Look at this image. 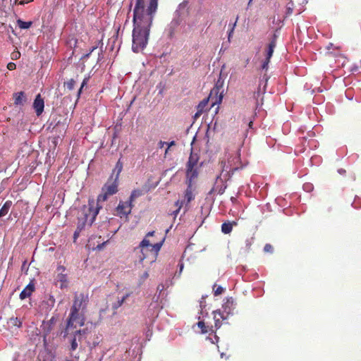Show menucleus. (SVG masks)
<instances>
[{"instance_id": "1", "label": "nucleus", "mask_w": 361, "mask_h": 361, "mask_svg": "<svg viewBox=\"0 0 361 361\" xmlns=\"http://www.w3.org/2000/svg\"><path fill=\"white\" fill-rule=\"evenodd\" d=\"M140 4L133 9L132 32V51L134 53L142 51L148 44L151 27L158 8V1L149 0L146 11H137Z\"/></svg>"}, {"instance_id": "2", "label": "nucleus", "mask_w": 361, "mask_h": 361, "mask_svg": "<svg viewBox=\"0 0 361 361\" xmlns=\"http://www.w3.org/2000/svg\"><path fill=\"white\" fill-rule=\"evenodd\" d=\"M188 4V0H183L174 11L172 20L164 29L167 39L172 41L176 38L178 27L189 15Z\"/></svg>"}, {"instance_id": "3", "label": "nucleus", "mask_w": 361, "mask_h": 361, "mask_svg": "<svg viewBox=\"0 0 361 361\" xmlns=\"http://www.w3.org/2000/svg\"><path fill=\"white\" fill-rule=\"evenodd\" d=\"M88 297L83 293H75L73 305L71 307L69 315L67 318L66 329L64 330V336L68 334V331L75 329V322L80 319V315L84 314V310L87 307Z\"/></svg>"}, {"instance_id": "4", "label": "nucleus", "mask_w": 361, "mask_h": 361, "mask_svg": "<svg viewBox=\"0 0 361 361\" xmlns=\"http://www.w3.org/2000/svg\"><path fill=\"white\" fill-rule=\"evenodd\" d=\"M236 307V300L233 297H226L223 300L221 308L213 311V314H215V316L219 315L220 319H221L225 324H228L226 321L228 319L229 317L233 316L237 313V312H235Z\"/></svg>"}, {"instance_id": "5", "label": "nucleus", "mask_w": 361, "mask_h": 361, "mask_svg": "<svg viewBox=\"0 0 361 361\" xmlns=\"http://www.w3.org/2000/svg\"><path fill=\"white\" fill-rule=\"evenodd\" d=\"M94 205L95 200L94 199H89L88 205H83L81 207L78 219L90 224V219H91L94 209ZM88 226H90V224H88Z\"/></svg>"}, {"instance_id": "6", "label": "nucleus", "mask_w": 361, "mask_h": 361, "mask_svg": "<svg viewBox=\"0 0 361 361\" xmlns=\"http://www.w3.org/2000/svg\"><path fill=\"white\" fill-rule=\"evenodd\" d=\"M70 330L68 331V334L66 336H64V331L61 332V335L64 338H66L70 344L69 350L71 352H74L78 348V343H80L82 340L81 337L78 335H76L75 332H69Z\"/></svg>"}, {"instance_id": "7", "label": "nucleus", "mask_w": 361, "mask_h": 361, "mask_svg": "<svg viewBox=\"0 0 361 361\" xmlns=\"http://www.w3.org/2000/svg\"><path fill=\"white\" fill-rule=\"evenodd\" d=\"M108 196H109L105 192H103L102 194H99L97 197V201L95 202L94 209L93 211L91 219H90V226H92L97 216L98 215L100 209H102V206L99 205V202H104L107 200Z\"/></svg>"}, {"instance_id": "8", "label": "nucleus", "mask_w": 361, "mask_h": 361, "mask_svg": "<svg viewBox=\"0 0 361 361\" xmlns=\"http://www.w3.org/2000/svg\"><path fill=\"white\" fill-rule=\"evenodd\" d=\"M118 180H116V179L113 178L112 180L108 181L104 184L102 187V192H105L109 195H113L118 192Z\"/></svg>"}, {"instance_id": "9", "label": "nucleus", "mask_w": 361, "mask_h": 361, "mask_svg": "<svg viewBox=\"0 0 361 361\" xmlns=\"http://www.w3.org/2000/svg\"><path fill=\"white\" fill-rule=\"evenodd\" d=\"M32 107L35 109L37 116H39L43 113L44 109V101L40 94L35 96Z\"/></svg>"}, {"instance_id": "10", "label": "nucleus", "mask_w": 361, "mask_h": 361, "mask_svg": "<svg viewBox=\"0 0 361 361\" xmlns=\"http://www.w3.org/2000/svg\"><path fill=\"white\" fill-rule=\"evenodd\" d=\"M152 244L147 238H144L140 243L138 248L140 250V255L139 256V262L142 263L147 258V253H145V249L151 247Z\"/></svg>"}, {"instance_id": "11", "label": "nucleus", "mask_w": 361, "mask_h": 361, "mask_svg": "<svg viewBox=\"0 0 361 361\" xmlns=\"http://www.w3.org/2000/svg\"><path fill=\"white\" fill-rule=\"evenodd\" d=\"M35 286L34 279L31 280L30 282L23 289L20 293L19 298L20 300H25L29 298L32 293L35 291Z\"/></svg>"}, {"instance_id": "12", "label": "nucleus", "mask_w": 361, "mask_h": 361, "mask_svg": "<svg viewBox=\"0 0 361 361\" xmlns=\"http://www.w3.org/2000/svg\"><path fill=\"white\" fill-rule=\"evenodd\" d=\"M13 97L16 106H23L27 102V97L23 91L13 93Z\"/></svg>"}, {"instance_id": "13", "label": "nucleus", "mask_w": 361, "mask_h": 361, "mask_svg": "<svg viewBox=\"0 0 361 361\" xmlns=\"http://www.w3.org/2000/svg\"><path fill=\"white\" fill-rule=\"evenodd\" d=\"M122 170L123 163L121 159H118L115 165L114 169H113L111 176L109 177V180H112L113 178L116 179V180H118V178Z\"/></svg>"}, {"instance_id": "14", "label": "nucleus", "mask_w": 361, "mask_h": 361, "mask_svg": "<svg viewBox=\"0 0 361 361\" xmlns=\"http://www.w3.org/2000/svg\"><path fill=\"white\" fill-rule=\"evenodd\" d=\"M238 223L237 221H226L224 222L221 224V232L224 234H229L232 230L233 227L234 226H237Z\"/></svg>"}, {"instance_id": "15", "label": "nucleus", "mask_w": 361, "mask_h": 361, "mask_svg": "<svg viewBox=\"0 0 361 361\" xmlns=\"http://www.w3.org/2000/svg\"><path fill=\"white\" fill-rule=\"evenodd\" d=\"M197 176H198V172L196 169L186 168L187 184L190 183L192 185V180L195 179V178H197Z\"/></svg>"}, {"instance_id": "16", "label": "nucleus", "mask_w": 361, "mask_h": 361, "mask_svg": "<svg viewBox=\"0 0 361 361\" xmlns=\"http://www.w3.org/2000/svg\"><path fill=\"white\" fill-rule=\"evenodd\" d=\"M55 304V298L52 295H49L48 298L42 302L43 307L47 312H49L54 307Z\"/></svg>"}, {"instance_id": "17", "label": "nucleus", "mask_w": 361, "mask_h": 361, "mask_svg": "<svg viewBox=\"0 0 361 361\" xmlns=\"http://www.w3.org/2000/svg\"><path fill=\"white\" fill-rule=\"evenodd\" d=\"M12 204L13 202L11 200H7L4 202L0 209V219L5 216L8 213Z\"/></svg>"}, {"instance_id": "18", "label": "nucleus", "mask_w": 361, "mask_h": 361, "mask_svg": "<svg viewBox=\"0 0 361 361\" xmlns=\"http://www.w3.org/2000/svg\"><path fill=\"white\" fill-rule=\"evenodd\" d=\"M126 208V205L124 202L120 201L117 207L116 211L118 212V214L121 217L122 215L128 216L130 214V209H129L128 211L124 210Z\"/></svg>"}, {"instance_id": "19", "label": "nucleus", "mask_w": 361, "mask_h": 361, "mask_svg": "<svg viewBox=\"0 0 361 361\" xmlns=\"http://www.w3.org/2000/svg\"><path fill=\"white\" fill-rule=\"evenodd\" d=\"M198 161V157L197 155H194L191 152L188 161L186 164V168L192 169L197 165Z\"/></svg>"}, {"instance_id": "20", "label": "nucleus", "mask_w": 361, "mask_h": 361, "mask_svg": "<svg viewBox=\"0 0 361 361\" xmlns=\"http://www.w3.org/2000/svg\"><path fill=\"white\" fill-rule=\"evenodd\" d=\"M16 23L21 30H27L32 26L33 23L31 20L25 21L19 18L17 20Z\"/></svg>"}, {"instance_id": "21", "label": "nucleus", "mask_w": 361, "mask_h": 361, "mask_svg": "<svg viewBox=\"0 0 361 361\" xmlns=\"http://www.w3.org/2000/svg\"><path fill=\"white\" fill-rule=\"evenodd\" d=\"M209 101V97L203 99L197 106V114H202Z\"/></svg>"}, {"instance_id": "22", "label": "nucleus", "mask_w": 361, "mask_h": 361, "mask_svg": "<svg viewBox=\"0 0 361 361\" xmlns=\"http://www.w3.org/2000/svg\"><path fill=\"white\" fill-rule=\"evenodd\" d=\"M192 185L190 183L187 184V188L185 191V199L188 202H190L194 199V195L192 190Z\"/></svg>"}, {"instance_id": "23", "label": "nucleus", "mask_w": 361, "mask_h": 361, "mask_svg": "<svg viewBox=\"0 0 361 361\" xmlns=\"http://www.w3.org/2000/svg\"><path fill=\"white\" fill-rule=\"evenodd\" d=\"M228 164H229V170L227 172L228 175V179H230L235 173V171H239L243 168V166L241 165L240 166H232V164H231V161L228 160Z\"/></svg>"}, {"instance_id": "24", "label": "nucleus", "mask_w": 361, "mask_h": 361, "mask_svg": "<svg viewBox=\"0 0 361 361\" xmlns=\"http://www.w3.org/2000/svg\"><path fill=\"white\" fill-rule=\"evenodd\" d=\"M276 47V44H274V42L268 43L267 49L266 50V54H265L266 58L271 59Z\"/></svg>"}, {"instance_id": "25", "label": "nucleus", "mask_w": 361, "mask_h": 361, "mask_svg": "<svg viewBox=\"0 0 361 361\" xmlns=\"http://www.w3.org/2000/svg\"><path fill=\"white\" fill-rule=\"evenodd\" d=\"M53 326H50V324H46L44 322H42V331L43 333L44 340L45 341L47 336L51 333L52 331Z\"/></svg>"}, {"instance_id": "26", "label": "nucleus", "mask_w": 361, "mask_h": 361, "mask_svg": "<svg viewBox=\"0 0 361 361\" xmlns=\"http://www.w3.org/2000/svg\"><path fill=\"white\" fill-rule=\"evenodd\" d=\"M130 296L129 293H126L121 298H118V300L112 304V308L114 310L118 309L124 302V301Z\"/></svg>"}, {"instance_id": "27", "label": "nucleus", "mask_w": 361, "mask_h": 361, "mask_svg": "<svg viewBox=\"0 0 361 361\" xmlns=\"http://www.w3.org/2000/svg\"><path fill=\"white\" fill-rule=\"evenodd\" d=\"M8 324L17 328H20L22 326L23 322L18 317H11L9 319Z\"/></svg>"}, {"instance_id": "28", "label": "nucleus", "mask_w": 361, "mask_h": 361, "mask_svg": "<svg viewBox=\"0 0 361 361\" xmlns=\"http://www.w3.org/2000/svg\"><path fill=\"white\" fill-rule=\"evenodd\" d=\"M142 195V191L141 190H140V189L133 190L130 193L129 199L131 201H134L136 198L140 197Z\"/></svg>"}, {"instance_id": "29", "label": "nucleus", "mask_w": 361, "mask_h": 361, "mask_svg": "<svg viewBox=\"0 0 361 361\" xmlns=\"http://www.w3.org/2000/svg\"><path fill=\"white\" fill-rule=\"evenodd\" d=\"M58 279L60 282L62 283L61 285V288H63V287H66V285H63V283L68 282V277L67 275L65 274H59L58 275Z\"/></svg>"}, {"instance_id": "30", "label": "nucleus", "mask_w": 361, "mask_h": 361, "mask_svg": "<svg viewBox=\"0 0 361 361\" xmlns=\"http://www.w3.org/2000/svg\"><path fill=\"white\" fill-rule=\"evenodd\" d=\"M137 4H140L139 5L140 6H139V8H138L137 11H139V12L146 11V10H145V0H135V6H136Z\"/></svg>"}, {"instance_id": "31", "label": "nucleus", "mask_w": 361, "mask_h": 361, "mask_svg": "<svg viewBox=\"0 0 361 361\" xmlns=\"http://www.w3.org/2000/svg\"><path fill=\"white\" fill-rule=\"evenodd\" d=\"M351 205L355 209H360L361 207V197L356 195Z\"/></svg>"}, {"instance_id": "32", "label": "nucleus", "mask_w": 361, "mask_h": 361, "mask_svg": "<svg viewBox=\"0 0 361 361\" xmlns=\"http://www.w3.org/2000/svg\"><path fill=\"white\" fill-rule=\"evenodd\" d=\"M73 332L76 334V335H78L80 337H81V339H84L85 338V336L88 334L87 329H78L75 330Z\"/></svg>"}, {"instance_id": "33", "label": "nucleus", "mask_w": 361, "mask_h": 361, "mask_svg": "<svg viewBox=\"0 0 361 361\" xmlns=\"http://www.w3.org/2000/svg\"><path fill=\"white\" fill-rule=\"evenodd\" d=\"M75 81L74 79H70L68 81L64 82V86L69 90H72L74 88Z\"/></svg>"}, {"instance_id": "34", "label": "nucleus", "mask_w": 361, "mask_h": 361, "mask_svg": "<svg viewBox=\"0 0 361 361\" xmlns=\"http://www.w3.org/2000/svg\"><path fill=\"white\" fill-rule=\"evenodd\" d=\"M88 225V224L83 220H80L78 219V224H77V229L82 231L85 228L86 225Z\"/></svg>"}, {"instance_id": "35", "label": "nucleus", "mask_w": 361, "mask_h": 361, "mask_svg": "<svg viewBox=\"0 0 361 361\" xmlns=\"http://www.w3.org/2000/svg\"><path fill=\"white\" fill-rule=\"evenodd\" d=\"M164 241V238L161 242L153 244V245L152 244L151 247H152V250L156 253H157L160 250V249H161V246L163 245Z\"/></svg>"}, {"instance_id": "36", "label": "nucleus", "mask_w": 361, "mask_h": 361, "mask_svg": "<svg viewBox=\"0 0 361 361\" xmlns=\"http://www.w3.org/2000/svg\"><path fill=\"white\" fill-rule=\"evenodd\" d=\"M197 325L200 329H201L202 334H206L207 332V327L203 321H199L197 323Z\"/></svg>"}, {"instance_id": "37", "label": "nucleus", "mask_w": 361, "mask_h": 361, "mask_svg": "<svg viewBox=\"0 0 361 361\" xmlns=\"http://www.w3.org/2000/svg\"><path fill=\"white\" fill-rule=\"evenodd\" d=\"M224 82L221 80V79H219L216 84H215V89L214 90L215 91L216 94H218L219 92L220 89L223 87Z\"/></svg>"}, {"instance_id": "38", "label": "nucleus", "mask_w": 361, "mask_h": 361, "mask_svg": "<svg viewBox=\"0 0 361 361\" xmlns=\"http://www.w3.org/2000/svg\"><path fill=\"white\" fill-rule=\"evenodd\" d=\"M270 60H271V59H268V58L265 57V59L263 61L262 66H261V68L262 70L267 71V69L269 68V64L270 63Z\"/></svg>"}, {"instance_id": "39", "label": "nucleus", "mask_w": 361, "mask_h": 361, "mask_svg": "<svg viewBox=\"0 0 361 361\" xmlns=\"http://www.w3.org/2000/svg\"><path fill=\"white\" fill-rule=\"evenodd\" d=\"M97 48V46H94V47H92L90 49V51H89L87 53H86V54H83V55L81 56L80 59L82 60V59H85L89 58V57H90V56L92 54V52H93V51H94Z\"/></svg>"}, {"instance_id": "40", "label": "nucleus", "mask_w": 361, "mask_h": 361, "mask_svg": "<svg viewBox=\"0 0 361 361\" xmlns=\"http://www.w3.org/2000/svg\"><path fill=\"white\" fill-rule=\"evenodd\" d=\"M149 273L148 271H145L140 277L139 279V285L142 284V283L148 278Z\"/></svg>"}, {"instance_id": "41", "label": "nucleus", "mask_w": 361, "mask_h": 361, "mask_svg": "<svg viewBox=\"0 0 361 361\" xmlns=\"http://www.w3.org/2000/svg\"><path fill=\"white\" fill-rule=\"evenodd\" d=\"M264 252L268 253H273L274 247L271 244L267 243L264 247Z\"/></svg>"}, {"instance_id": "42", "label": "nucleus", "mask_w": 361, "mask_h": 361, "mask_svg": "<svg viewBox=\"0 0 361 361\" xmlns=\"http://www.w3.org/2000/svg\"><path fill=\"white\" fill-rule=\"evenodd\" d=\"M278 37H279V34H278L277 30H276V31L274 32V34L272 35V36H271V39H270L269 42H274V44H276Z\"/></svg>"}, {"instance_id": "43", "label": "nucleus", "mask_w": 361, "mask_h": 361, "mask_svg": "<svg viewBox=\"0 0 361 361\" xmlns=\"http://www.w3.org/2000/svg\"><path fill=\"white\" fill-rule=\"evenodd\" d=\"M77 323H78L80 326H83L85 325V319L84 317V314L80 315V319H78Z\"/></svg>"}, {"instance_id": "44", "label": "nucleus", "mask_w": 361, "mask_h": 361, "mask_svg": "<svg viewBox=\"0 0 361 361\" xmlns=\"http://www.w3.org/2000/svg\"><path fill=\"white\" fill-rule=\"evenodd\" d=\"M46 324H50V326H54V325L55 324L56 322V316H52L50 319L47 320V321H44Z\"/></svg>"}, {"instance_id": "45", "label": "nucleus", "mask_w": 361, "mask_h": 361, "mask_svg": "<svg viewBox=\"0 0 361 361\" xmlns=\"http://www.w3.org/2000/svg\"><path fill=\"white\" fill-rule=\"evenodd\" d=\"M214 319L215 327L216 329H219L222 325V322L220 321L219 318H217L216 316L215 317V314H214Z\"/></svg>"}, {"instance_id": "46", "label": "nucleus", "mask_w": 361, "mask_h": 361, "mask_svg": "<svg viewBox=\"0 0 361 361\" xmlns=\"http://www.w3.org/2000/svg\"><path fill=\"white\" fill-rule=\"evenodd\" d=\"M224 291V288L222 286H219L214 291V295H221Z\"/></svg>"}, {"instance_id": "47", "label": "nucleus", "mask_w": 361, "mask_h": 361, "mask_svg": "<svg viewBox=\"0 0 361 361\" xmlns=\"http://www.w3.org/2000/svg\"><path fill=\"white\" fill-rule=\"evenodd\" d=\"M81 232H82L81 231L78 230L77 228L75 229V231L73 233V236L74 243H76V240L78 238V237L80 236V234Z\"/></svg>"}, {"instance_id": "48", "label": "nucleus", "mask_w": 361, "mask_h": 361, "mask_svg": "<svg viewBox=\"0 0 361 361\" xmlns=\"http://www.w3.org/2000/svg\"><path fill=\"white\" fill-rule=\"evenodd\" d=\"M303 188L305 190L310 192L313 190V185L311 183H305L303 185Z\"/></svg>"}, {"instance_id": "49", "label": "nucleus", "mask_w": 361, "mask_h": 361, "mask_svg": "<svg viewBox=\"0 0 361 361\" xmlns=\"http://www.w3.org/2000/svg\"><path fill=\"white\" fill-rule=\"evenodd\" d=\"M108 242H109V240H106V241L103 242L102 243L98 244L96 247V250L101 251L102 250L104 249V247L108 243Z\"/></svg>"}, {"instance_id": "50", "label": "nucleus", "mask_w": 361, "mask_h": 361, "mask_svg": "<svg viewBox=\"0 0 361 361\" xmlns=\"http://www.w3.org/2000/svg\"><path fill=\"white\" fill-rule=\"evenodd\" d=\"M133 201H131L129 198L127 201L124 202L125 203V205H126V207H128L129 209H130V210L132 209L133 207Z\"/></svg>"}, {"instance_id": "51", "label": "nucleus", "mask_w": 361, "mask_h": 361, "mask_svg": "<svg viewBox=\"0 0 361 361\" xmlns=\"http://www.w3.org/2000/svg\"><path fill=\"white\" fill-rule=\"evenodd\" d=\"M7 68H8V70L13 71V70L16 69V65L13 62H10V63H8Z\"/></svg>"}, {"instance_id": "52", "label": "nucleus", "mask_w": 361, "mask_h": 361, "mask_svg": "<svg viewBox=\"0 0 361 361\" xmlns=\"http://www.w3.org/2000/svg\"><path fill=\"white\" fill-rule=\"evenodd\" d=\"M89 82V77H86L83 79L81 85L80 87L84 88L85 86H87V83Z\"/></svg>"}, {"instance_id": "53", "label": "nucleus", "mask_w": 361, "mask_h": 361, "mask_svg": "<svg viewBox=\"0 0 361 361\" xmlns=\"http://www.w3.org/2000/svg\"><path fill=\"white\" fill-rule=\"evenodd\" d=\"M204 299V297L202 296V300L200 302V306L201 307V311H200L201 314H203V308L205 307V304H204L205 302L203 300Z\"/></svg>"}, {"instance_id": "54", "label": "nucleus", "mask_w": 361, "mask_h": 361, "mask_svg": "<svg viewBox=\"0 0 361 361\" xmlns=\"http://www.w3.org/2000/svg\"><path fill=\"white\" fill-rule=\"evenodd\" d=\"M164 286L162 284L158 285L157 288V291L159 292V295H158L157 298L159 297V295L164 290Z\"/></svg>"}, {"instance_id": "55", "label": "nucleus", "mask_w": 361, "mask_h": 361, "mask_svg": "<svg viewBox=\"0 0 361 361\" xmlns=\"http://www.w3.org/2000/svg\"><path fill=\"white\" fill-rule=\"evenodd\" d=\"M207 338L209 339L212 343H217L219 340V336H217L216 335H214L213 338Z\"/></svg>"}, {"instance_id": "56", "label": "nucleus", "mask_w": 361, "mask_h": 361, "mask_svg": "<svg viewBox=\"0 0 361 361\" xmlns=\"http://www.w3.org/2000/svg\"><path fill=\"white\" fill-rule=\"evenodd\" d=\"M238 16H237V18L235 19V21L232 25L231 24L229 25V26L231 27L230 30H232L234 31V29H235V27L236 26V23L238 22Z\"/></svg>"}, {"instance_id": "57", "label": "nucleus", "mask_w": 361, "mask_h": 361, "mask_svg": "<svg viewBox=\"0 0 361 361\" xmlns=\"http://www.w3.org/2000/svg\"><path fill=\"white\" fill-rule=\"evenodd\" d=\"M166 145H167V147L170 148L172 146L176 145V142L174 140H172V141L169 142H166Z\"/></svg>"}, {"instance_id": "58", "label": "nucleus", "mask_w": 361, "mask_h": 361, "mask_svg": "<svg viewBox=\"0 0 361 361\" xmlns=\"http://www.w3.org/2000/svg\"><path fill=\"white\" fill-rule=\"evenodd\" d=\"M166 142H164V141H161H161H159V142H158V147H159V148H162V147H164V145H166Z\"/></svg>"}, {"instance_id": "59", "label": "nucleus", "mask_w": 361, "mask_h": 361, "mask_svg": "<svg viewBox=\"0 0 361 361\" xmlns=\"http://www.w3.org/2000/svg\"><path fill=\"white\" fill-rule=\"evenodd\" d=\"M251 244H252V241L250 239H247L245 240V245H246V247L249 249L250 247L251 246Z\"/></svg>"}, {"instance_id": "60", "label": "nucleus", "mask_w": 361, "mask_h": 361, "mask_svg": "<svg viewBox=\"0 0 361 361\" xmlns=\"http://www.w3.org/2000/svg\"><path fill=\"white\" fill-rule=\"evenodd\" d=\"M33 0H19V4H25L32 1Z\"/></svg>"}, {"instance_id": "61", "label": "nucleus", "mask_w": 361, "mask_h": 361, "mask_svg": "<svg viewBox=\"0 0 361 361\" xmlns=\"http://www.w3.org/2000/svg\"><path fill=\"white\" fill-rule=\"evenodd\" d=\"M180 209V207H179L176 210L173 211L172 212V215H173L175 217L178 215Z\"/></svg>"}, {"instance_id": "62", "label": "nucleus", "mask_w": 361, "mask_h": 361, "mask_svg": "<svg viewBox=\"0 0 361 361\" xmlns=\"http://www.w3.org/2000/svg\"><path fill=\"white\" fill-rule=\"evenodd\" d=\"M268 80H269V77L265 74V75H263V77H262V78L261 80V82L264 80L265 84H267Z\"/></svg>"}, {"instance_id": "63", "label": "nucleus", "mask_w": 361, "mask_h": 361, "mask_svg": "<svg viewBox=\"0 0 361 361\" xmlns=\"http://www.w3.org/2000/svg\"><path fill=\"white\" fill-rule=\"evenodd\" d=\"M178 267H179V270H180V272H182L183 270V268H184L183 263L180 262L179 264H178Z\"/></svg>"}, {"instance_id": "64", "label": "nucleus", "mask_w": 361, "mask_h": 361, "mask_svg": "<svg viewBox=\"0 0 361 361\" xmlns=\"http://www.w3.org/2000/svg\"><path fill=\"white\" fill-rule=\"evenodd\" d=\"M345 172H346V171H345V169H339L338 170V173L339 174H341V175H344V174L345 173Z\"/></svg>"}]
</instances>
